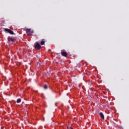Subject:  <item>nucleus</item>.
Segmentation results:
<instances>
[{
	"mask_svg": "<svg viewBox=\"0 0 129 129\" xmlns=\"http://www.w3.org/2000/svg\"><path fill=\"white\" fill-rule=\"evenodd\" d=\"M35 47V49H36V50H39V49H40L41 48V45L40 44V43L38 42H36Z\"/></svg>",
	"mask_w": 129,
	"mask_h": 129,
	"instance_id": "obj_1",
	"label": "nucleus"
},
{
	"mask_svg": "<svg viewBox=\"0 0 129 129\" xmlns=\"http://www.w3.org/2000/svg\"><path fill=\"white\" fill-rule=\"evenodd\" d=\"M5 32H8V33H9V34H11V35H14V32L8 28L5 29Z\"/></svg>",
	"mask_w": 129,
	"mask_h": 129,
	"instance_id": "obj_2",
	"label": "nucleus"
},
{
	"mask_svg": "<svg viewBox=\"0 0 129 129\" xmlns=\"http://www.w3.org/2000/svg\"><path fill=\"white\" fill-rule=\"evenodd\" d=\"M8 40L9 42H10V43H11V42L12 43H13V42H15V39L12 38L11 37H8Z\"/></svg>",
	"mask_w": 129,
	"mask_h": 129,
	"instance_id": "obj_3",
	"label": "nucleus"
},
{
	"mask_svg": "<svg viewBox=\"0 0 129 129\" xmlns=\"http://www.w3.org/2000/svg\"><path fill=\"white\" fill-rule=\"evenodd\" d=\"M26 31V33H34V31H31V29L30 28L27 29Z\"/></svg>",
	"mask_w": 129,
	"mask_h": 129,
	"instance_id": "obj_4",
	"label": "nucleus"
},
{
	"mask_svg": "<svg viewBox=\"0 0 129 129\" xmlns=\"http://www.w3.org/2000/svg\"><path fill=\"white\" fill-rule=\"evenodd\" d=\"M99 115L101 116V118H102V119H104V115H103V113L102 112H100Z\"/></svg>",
	"mask_w": 129,
	"mask_h": 129,
	"instance_id": "obj_5",
	"label": "nucleus"
},
{
	"mask_svg": "<svg viewBox=\"0 0 129 129\" xmlns=\"http://www.w3.org/2000/svg\"><path fill=\"white\" fill-rule=\"evenodd\" d=\"M61 55H62V56H63L64 57H67V52H61Z\"/></svg>",
	"mask_w": 129,
	"mask_h": 129,
	"instance_id": "obj_6",
	"label": "nucleus"
},
{
	"mask_svg": "<svg viewBox=\"0 0 129 129\" xmlns=\"http://www.w3.org/2000/svg\"><path fill=\"white\" fill-rule=\"evenodd\" d=\"M41 45H44L45 44V41L43 39L41 42H40Z\"/></svg>",
	"mask_w": 129,
	"mask_h": 129,
	"instance_id": "obj_7",
	"label": "nucleus"
},
{
	"mask_svg": "<svg viewBox=\"0 0 129 129\" xmlns=\"http://www.w3.org/2000/svg\"><path fill=\"white\" fill-rule=\"evenodd\" d=\"M21 101H22V100H21V99H18L17 100V103H20V102H21Z\"/></svg>",
	"mask_w": 129,
	"mask_h": 129,
	"instance_id": "obj_8",
	"label": "nucleus"
},
{
	"mask_svg": "<svg viewBox=\"0 0 129 129\" xmlns=\"http://www.w3.org/2000/svg\"><path fill=\"white\" fill-rule=\"evenodd\" d=\"M27 34L28 36H32V34H33V33L29 32V33H27Z\"/></svg>",
	"mask_w": 129,
	"mask_h": 129,
	"instance_id": "obj_9",
	"label": "nucleus"
},
{
	"mask_svg": "<svg viewBox=\"0 0 129 129\" xmlns=\"http://www.w3.org/2000/svg\"><path fill=\"white\" fill-rule=\"evenodd\" d=\"M44 89H47V85H45L44 86Z\"/></svg>",
	"mask_w": 129,
	"mask_h": 129,
	"instance_id": "obj_10",
	"label": "nucleus"
},
{
	"mask_svg": "<svg viewBox=\"0 0 129 129\" xmlns=\"http://www.w3.org/2000/svg\"><path fill=\"white\" fill-rule=\"evenodd\" d=\"M70 128H71V129H73V128H72V127H70Z\"/></svg>",
	"mask_w": 129,
	"mask_h": 129,
	"instance_id": "obj_11",
	"label": "nucleus"
},
{
	"mask_svg": "<svg viewBox=\"0 0 129 129\" xmlns=\"http://www.w3.org/2000/svg\"><path fill=\"white\" fill-rule=\"evenodd\" d=\"M67 128H69V126H68V127H67Z\"/></svg>",
	"mask_w": 129,
	"mask_h": 129,
	"instance_id": "obj_12",
	"label": "nucleus"
}]
</instances>
